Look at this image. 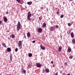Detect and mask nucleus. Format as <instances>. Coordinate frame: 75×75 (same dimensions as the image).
<instances>
[{"label": "nucleus", "instance_id": "obj_1", "mask_svg": "<svg viewBox=\"0 0 75 75\" xmlns=\"http://www.w3.org/2000/svg\"><path fill=\"white\" fill-rule=\"evenodd\" d=\"M22 43H21V41H19L18 42V45L19 46V47L20 48V49H21V47H22Z\"/></svg>", "mask_w": 75, "mask_h": 75}, {"label": "nucleus", "instance_id": "obj_2", "mask_svg": "<svg viewBox=\"0 0 75 75\" xmlns=\"http://www.w3.org/2000/svg\"><path fill=\"white\" fill-rule=\"evenodd\" d=\"M20 22H18L17 27V29L18 31H19V30H20Z\"/></svg>", "mask_w": 75, "mask_h": 75}, {"label": "nucleus", "instance_id": "obj_3", "mask_svg": "<svg viewBox=\"0 0 75 75\" xmlns=\"http://www.w3.org/2000/svg\"><path fill=\"white\" fill-rule=\"evenodd\" d=\"M31 17V15L28 14L27 19H28L29 21H30V20L31 21V18H30Z\"/></svg>", "mask_w": 75, "mask_h": 75}, {"label": "nucleus", "instance_id": "obj_4", "mask_svg": "<svg viewBox=\"0 0 75 75\" xmlns=\"http://www.w3.org/2000/svg\"><path fill=\"white\" fill-rule=\"evenodd\" d=\"M55 29V28L53 27H51L50 28V30L51 31H53Z\"/></svg>", "mask_w": 75, "mask_h": 75}, {"label": "nucleus", "instance_id": "obj_5", "mask_svg": "<svg viewBox=\"0 0 75 75\" xmlns=\"http://www.w3.org/2000/svg\"><path fill=\"white\" fill-rule=\"evenodd\" d=\"M46 23L45 22L42 25V28H45L46 27Z\"/></svg>", "mask_w": 75, "mask_h": 75}, {"label": "nucleus", "instance_id": "obj_6", "mask_svg": "<svg viewBox=\"0 0 75 75\" xmlns=\"http://www.w3.org/2000/svg\"><path fill=\"white\" fill-rule=\"evenodd\" d=\"M61 50H62V47L61 46H60L58 49V51L59 52H60L61 51Z\"/></svg>", "mask_w": 75, "mask_h": 75}, {"label": "nucleus", "instance_id": "obj_7", "mask_svg": "<svg viewBox=\"0 0 75 75\" xmlns=\"http://www.w3.org/2000/svg\"><path fill=\"white\" fill-rule=\"evenodd\" d=\"M10 37L12 38H15V35L14 34L11 35H10Z\"/></svg>", "mask_w": 75, "mask_h": 75}, {"label": "nucleus", "instance_id": "obj_8", "mask_svg": "<svg viewBox=\"0 0 75 75\" xmlns=\"http://www.w3.org/2000/svg\"><path fill=\"white\" fill-rule=\"evenodd\" d=\"M41 64H40L39 63H38L37 64V67L38 68H40V67H41Z\"/></svg>", "mask_w": 75, "mask_h": 75}, {"label": "nucleus", "instance_id": "obj_9", "mask_svg": "<svg viewBox=\"0 0 75 75\" xmlns=\"http://www.w3.org/2000/svg\"><path fill=\"white\" fill-rule=\"evenodd\" d=\"M7 51L8 52H11V48L10 47H8L7 48Z\"/></svg>", "mask_w": 75, "mask_h": 75}, {"label": "nucleus", "instance_id": "obj_10", "mask_svg": "<svg viewBox=\"0 0 75 75\" xmlns=\"http://www.w3.org/2000/svg\"><path fill=\"white\" fill-rule=\"evenodd\" d=\"M27 35L28 37L30 38V32H28L27 34Z\"/></svg>", "mask_w": 75, "mask_h": 75}, {"label": "nucleus", "instance_id": "obj_11", "mask_svg": "<svg viewBox=\"0 0 75 75\" xmlns=\"http://www.w3.org/2000/svg\"><path fill=\"white\" fill-rule=\"evenodd\" d=\"M71 37H72L73 38L74 37V33L72 32L71 33Z\"/></svg>", "mask_w": 75, "mask_h": 75}, {"label": "nucleus", "instance_id": "obj_12", "mask_svg": "<svg viewBox=\"0 0 75 75\" xmlns=\"http://www.w3.org/2000/svg\"><path fill=\"white\" fill-rule=\"evenodd\" d=\"M41 31H42V29L41 28H40L38 30V33H41Z\"/></svg>", "mask_w": 75, "mask_h": 75}, {"label": "nucleus", "instance_id": "obj_13", "mask_svg": "<svg viewBox=\"0 0 75 75\" xmlns=\"http://www.w3.org/2000/svg\"><path fill=\"white\" fill-rule=\"evenodd\" d=\"M2 45H3V46L5 47V48H6L7 47L6 45V44L5 43H3L2 44Z\"/></svg>", "mask_w": 75, "mask_h": 75}, {"label": "nucleus", "instance_id": "obj_14", "mask_svg": "<svg viewBox=\"0 0 75 75\" xmlns=\"http://www.w3.org/2000/svg\"><path fill=\"white\" fill-rule=\"evenodd\" d=\"M46 72L48 73L50 72V70H49V69H46Z\"/></svg>", "mask_w": 75, "mask_h": 75}, {"label": "nucleus", "instance_id": "obj_15", "mask_svg": "<svg viewBox=\"0 0 75 75\" xmlns=\"http://www.w3.org/2000/svg\"><path fill=\"white\" fill-rule=\"evenodd\" d=\"M68 51L69 52H71V48H69L68 49Z\"/></svg>", "mask_w": 75, "mask_h": 75}, {"label": "nucleus", "instance_id": "obj_16", "mask_svg": "<svg viewBox=\"0 0 75 75\" xmlns=\"http://www.w3.org/2000/svg\"><path fill=\"white\" fill-rule=\"evenodd\" d=\"M32 4V2H28V5H31Z\"/></svg>", "mask_w": 75, "mask_h": 75}, {"label": "nucleus", "instance_id": "obj_17", "mask_svg": "<svg viewBox=\"0 0 75 75\" xmlns=\"http://www.w3.org/2000/svg\"><path fill=\"white\" fill-rule=\"evenodd\" d=\"M4 20L5 21H7V18L6 17H5V18Z\"/></svg>", "mask_w": 75, "mask_h": 75}, {"label": "nucleus", "instance_id": "obj_18", "mask_svg": "<svg viewBox=\"0 0 75 75\" xmlns=\"http://www.w3.org/2000/svg\"><path fill=\"white\" fill-rule=\"evenodd\" d=\"M12 54H11L10 55V58L11 61H12Z\"/></svg>", "mask_w": 75, "mask_h": 75}, {"label": "nucleus", "instance_id": "obj_19", "mask_svg": "<svg viewBox=\"0 0 75 75\" xmlns=\"http://www.w3.org/2000/svg\"><path fill=\"white\" fill-rule=\"evenodd\" d=\"M41 49H42L43 50H45V47H42L41 48Z\"/></svg>", "mask_w": 75, "mask_h": 75}, {"label": "nucleus", "instance_id": "obj_20", "mask_svg": "<svg viewBox=\"0 0 75 75\" xmlns=\"http://www.w3.org/2000/svg\"><path fill=\"white\" fill-rule=\"evenodd\" d=\"M29 55V57H32V54L31 53H29L28 54Z\"/></svg>", "mask_w": 75, "mask_h": 75}, {"label": "nucleus", "instance_id": "obj_21", "mask_svg": "<svg viewBox=\"0 0 75 75\" xmlns=\"http://www.w3.org/2000/svg\"><path fill=\"white\" fill-rule=\"evenodd\" d=\"M59 14V10H58L57 11V14L58 15Z\"/></svg>", "mask_w": 75, "mask_h": 75}, {"label": "nucleus", "instance_id": "obj_22", "mask_svg": "<svg viewBox=\"0 0 75 75\" xmlns=\"http://www.w3.org/2000/svg\"><path fill=\"white\" fill-rule=\"evenodd\" d=\"M45 71H46V69H43L42 70V73H44Z\"/></svg>", "mask_w": 75, "mask_h": 75}, {"label": "nucleus", "instance_id": "obj_23", "mask_svg": "<svg viewBox=\"0 0 75 75\" xmlns=\"http://www.w3.org/2000/svg\"><path fill=\"white\" fill-rule=\"evenodd\" d=\"M72 42L75 44V40L73 39L72 41Z\"/></svg>", "mask_w": 75, "mask_h": 75}, {"label": "nucleus", "instance_id": "obj_24", "mask_svg": "<svg viewBox=\"0 0 75 75\" xmlns=\"http://www.w3.org/2000/svg\"><path fill=\"white\" fill-rule=\"evenodd\" d=\"M64 17V15L62 14L60 16V18H63Z\"/></svg>", "mask_w": 75, "mask_h": 75}, {"label": "nucleus", "instance_id": "obj_25", "mask_svg": "<svg viewBox=\"0 0 75 75\" xmlns=\"http://www.w3.org/2000/svg\"><path fill=\"white\" fill-rule=\"evenodd\" d=\"M15 51L16 52H17V51H18V48H16V49H15Z\"/></svg>", "mask_w": 75, "mask_h": 75}, {"label": "nucleus", "instance_id": "obj_26", "mask_svg": "<svg viewBox=\"0 0 75 75\" xmlns=\"http://www.w3.org/2000/svg\"><path fill=\"white\" fill-rule=\"evenodd\" d=\"M28 14L31 15V12H30V11H29L28 13Z\"/></svg>", "mask_w": 75, "mask_h": 75}, {"label": "nucleus", "instance_id": "obj_27", "mask_svg": "<svg viewBox=\"0 0 75 75\" xmlns=\"http://www.w3.org/2000/svg\"><path fill=\"white\" fill-rule=\"evenodd\" d=\"M69 58L70 59H72V58H73V57H72V56H71L70 57H69Z\"/></svg>", "mask_w": 75, "mask_h": 75}, {"label": "nucleus", "instance_id": "obj_28", "mask_svg": "<svg viewBox=\"0 0 75 75\" xmlns=\"http://www.w3.org/2000/svg\"><path fill=\"white\" fill-rule=\"evenodd\" d=\"M18 3H20V0H16Z\"/></svg>", "mask_w": 75, "mask_h": 75}, {"label": "nucleus", "instance_id": "obj_29", "mask_svg": "<svg viewBox=\"0 0 75 75\" xmlns=\"http://www.w3.org/2000/svg\"><path fill=\"white\" fill-rule=\"evenodd\" d=\"M68 25L69 26H71V23H68Z\"/></svg>", "mask_w": 75, "mask_h": 75}, {"label": "nucleus", "instance_id": "obj_30", "mask_svg": "<svg viewBox=\"0 0 75 75\" xmlns=\"http://www.w3.org/2000/svg\"><path fill=\"white\" fill-rule=\"evenodd\" d=\"M23 72H24V73H26V71H25V70H24L23 71Z\"/></svg>", "mask_w": 75, "mask_h": 75}, {"label": "nucleus", "instance_id": "obj_31", "mask_svg": "<svg viewBox=\"0 0 75 75\" xmlns=\"http://www.w3.org/2000/svg\"><path fill=\"white\" fill-rule=\"evenodd\" d=\"M39 20H41V19H42V17H39Z\"/></svg>", "mask_w": 75, "mask_h": 75}, {"label": "nucleus", "instance_id": "obj_32", "mask_svg": "<svg viewBox=\"0 0 75 75\" xmlns=\"http://www.w3.org/2000/svg\"><path fill=\"white\" fill-rule=\"evenodd\" d=\"M56 28H58V27H59L58 25H56Z\"/></svg>", "mask_w": 75, "mask_h": 75}, {"label": "nucleus", "instance_id": "obj_33", "mask_svg": "<svg viewBox=\"0 0 75 75\" xmlns=\"http://www.w3.org/2000/svg\"><path fill=\"white\" fill-rule=\"evenodd\" d=\"M6 14H8V12L6 11Z\"/></svg>", "mask_w": 75, "mask_h": 75}, {"label": "nucleus", "instance_id": "obj_34", "mask_svg": "<svg viewBox=\"0 0 75 75\" xmlns=\"http://www.w3.org/2000/svg\"><path fill=\"white\" fill-rule=\"evenodd\" d=\"M42 45H41L40 46V48H42Z\"/></svg>", "mask_w": 75, "mask_h": 75}, {"label": "nucleus", "instance_id": "obj_35", "mask_svg": "<svg viewBox=\"0 0 75 75\" xmlns=\"http://www.w3.org/2000/svg\"><path fill=\"white\" fill-rule=\"evenodd\" d=\"M33 43H35V40H33Z\"/></svg>", "mask_w": 75, "mask_h": 75}, {"label": "nucleus", "instance_id": "obj_36", "mask_svg": "<svg viewBox=\"0 0 75 75\" xmlns=\"http://www.w3.org/2000/svg\"><path fill=\"white\" fill-rule=\"evenodd\" d=\"M54 75H58V73H56Z\"/></svg>", "mask_w": 75, "mask_h": 75}, {"label": "nucleus", "instance_id": "obj_37", "mask_svg": "<svg viewBox=\"0 0 75 75\" xmlns=\"http://www.w3.org/2000/svg\"><path fill=\"white\" fill-rule=\"evenodd\" d=\"M1 23H2V21H0V24H1Z\"/></svg>", "mask_w": 75, "mask_h": 75}, {"label": "nucleus", "instance_id": "obj_38", "mask_svg": "<svg viewBox=\"0 0 75 75\" xmlns=\"http://www.w3.org/2000/svg\"><path fill=\"white\" fill-rule=\"evenodd\" d=\"M64 64H65V65H67V63L65 62Z\"/></svg>", "mask_w": 75, "mask_h": 75}, {"label": "nucleus", "instance_id": "obj_39", "mask_svg": "<svg viewBox=\"0 0 75 75\" xmlns=\"http://www.w3.org/2000/svg\"><path fill=\"white\" fill-rule=\"evenodd\" d=\"M51 64H53V63H54V62H53V61H51Z\"/></svg>", "mask_w": 75, "mask_h": 75}, {"label": "nucleus", "instance_id": "obj_40", "mask_svg": "<svg viewBox=\"0 0 75 75\" xmlns=\"http://www.w3.org/2000/svg\"><path fill=\"white\" fill-rule=\"evenodd\" d=\"M41 10H43V7H41Z\"/></svg>", "mask_w": 75, "mask_h": 75}, {"label": "nucleus", "instance_id": "obj_41", "mask_svg": "<svg viewBox=\"0 0 75 75\" xmlns=\"http://www.w3.org/2000/svg\"><path fill=\"white\" fill-rule=\"evenodd\" d=\"M51 23H52H52H53V22L52 21H51Z\"/></svg>", "mask_w": 75, "mask_h": 75}, {"label": "nucleus", "instance_id": "obj_42", "mask_svg": "<svg viewBox=\"0 0 75 75\" xmlns=\"http://www.w3.org/2000/svg\"><path fill=\"white\" fill-rule=\"evenodd\" d=\"M24 37L25 38H26V36H25V35H24Z\"/></svg>", "mask_w": 75, "mask_h": 75}, {"label": "nucleus", "instance_id": "obj_43", "mask_svg": "<svg viewBox=\"0 0 75 75\" xmlns=\"http://www.w3.org/2000/svg\"><path fill=\"white\" fill-rule=\"evenodd\" d=\"M67 75H70V74H67Z\"/></svg>", "mask_w": 75, "mask_h": 75}, {"label": "nucleus", "instance_id": "obj_44", "mask_svg": "<svg viewBox=\"0 0 75 75\" xmlns=\"http://www.w3.org/2000/svg\"><path fill=\"white\" fill-rule=\"evenodd\" d=\"M44 38H45L44 37H43V39H44Z\"/></svg>", "mask_w": 75, "mask_h": 75}, {"label": "nucleus", "instance_id": "obj_45", "mask_svg": "<svg viewBox=\"0 0 75 75\" xmlns=\"http://www.w3.org/2000/svg\"><path fill=\"white\" fill-rule=\"evenodd\" d=\"M0 46H1V45H0V49L1 48V47H0Z\"/></svg>", "mask_w": 75, "mask_h": 75}, {"label": "nucleus", "instance_id": "obj_46", "mask_svg": "<svg viewBox=\"0 0 75 75\" xmlns=\"http://www.w3.org/2000/svg\"><path fill=\"white\" fill-rule=\"evenodd\" d=\"M33 20H34V18H33Z\"/></svg>", "mask_w": 75, "mask_h": 75}, {"label": "nucleus", "instance_id": "obj_47", "mask_svg": "<svg viewBox=\"0 0 75 75\" xmlns=\"http://www.w3.org/2000/svg\"><path fill=\"white\" fill-rule=\"evenodd\" d=\"M53 67H54V65L53 66Z\"/></svg>", "mask_w": 75, "mask_h": 75}, {"label": "nucleus", "instance_id": "obj_48", "mask_svg": "<svg viewBox=\"0 0 75 75\" xmlns=\"http://www.w3.org/2000/svg\"><path fill=\"white\" fill-rule=\"evenodd\" d=\"M43 40H45V38H44V39H43Z\"/></svg>", "mask_w": 75, "mask_h": 75}, {"label": "nucleus", "instance_id": "obj_49", "mask_svg": "<svg viewBox=\"0 0 75 75\" xmlns=\"http://www.w3.org/2000/svg\"><path fill=\"white\" fill-rule=\"evenodd\" d=\"M70 0V1H72V0Z\"/></svg>", "mask_w": 75, "mask_h": 75}, {"label": "nucleus", "instance_id": "obj_50", "mask_svg": "<svg viewBox=\"0 0 75 75\" xmlns=\"http://www.w3.org/2000/svg\"><path fill=\"white\" fill-rule=\"evenodd\" d=\"M71 33V32H70V33Z\"/></svg>", "mask_w": 75, "mask_h": 75}]
</instances>
